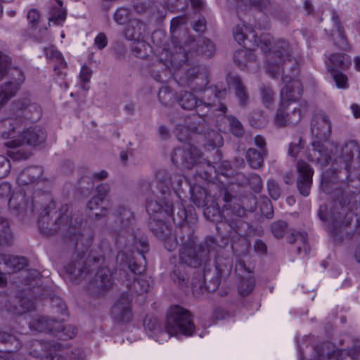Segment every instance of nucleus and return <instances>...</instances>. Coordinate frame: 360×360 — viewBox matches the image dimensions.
<instances>
[{
  "instance_id": "nucleus-1",
  "label": "nucleus",
  "mask_w": 360,
  "mask_h": 360,
  "mask_svg": "<svg viewBox=\"0 0 360 360\" xmlns=\"http://www.w3.org/2000/svg\"><path fill=\"white\" fill-rule=\"evenodd\" d=\"M61 226L65 243L77 251L65 266L67 274L72 281H79L96 271L94 278L89 283L88 290L94 296L104 294L112 285V271L101 255H91L84 259L85 252L94 239L91 229L82 226V218L79 217L68 218Z\"/></svg>"
},
{
  "instance_id": "nucleus-2",
  "label": "nucleus",
  "mask_w": 360,
  "mask_h": 360,
  "mask_svg": "<svg viewBox=\"0 0 360 360\" xmlns=\"http://www.w3.org/2000/svg\"><path fill=\"white\" fill-rule=\"evenodd\" d=\"M155 179L158 193L157 199L146 200V207L150 214H160L162 217H172L176 224L186 220L187 212L182 205L181 193L188 190L192 201L198 207L207 206V194L205 188L192 186L185 176L175 174L171 176L166 169L156 172Z\"/></svg>"
},
{
  "instance_id": "nucleus-3",
  "label": "nucleus",
  "mask_w": 360,
  "mask_h": 360,
  "mask_svg": "<svg viewBox=\"0 0 360 360\" xmlns=\"http://www.w3.org/2000/svg\"><path fill=\"white\" fill-rule=\"evenodd\" d=\"M8 206L10 210L21 215L41 210L38 225L41 233L45 236L56 233L61 224L71 216L68 205L64 204L57 207L51 195L41 191H35L30 202L24 190L13 192L8 201Z\"/></svg>"
},
{
  "instance_id": "nucleus-4",
  "label": "nucleus",
  "mask_w": 360,
  "mask_h": 360,
  "mask_svg": "<svg viewBox=\"0 0 360 360\" xmlns=\"http://www.w3.org/2000/svg\"><path fill=\"white\" fill-rule=\"evenodd\" d=\"M180 44L179 41H172L169 49H164L159 63L172 72V77L181 86H190L193 90L200 91L208 84L207 75L204 69L198 65L188 68L190 51Z\"/></svg>"
},
{
  "instance_id": "nucleus-5",
  "label": "nucleus",
  "mask_w": 360,
  "mask_h": 360,
  "mask_svg": "<svg viewBox=\"0 0 360 360\" xmlns=\"http://www.w3.org/2000/svg\"><path fill=\"white\" fill-rule=\"evenodd\" d=\"M254 44L259 47L266 56V70L273 78L282 73V79L296 77L299 72L297 61L292 57V49L284 39H274L269 33H262L258 37L253 34Z\"/></svg>"
},
{
  "instance_id": "nucleus-6",
  "label": "nucleus",
  "mask_w": 360,
  "mask_h": 360,
  "mask_svg": "<svg viewBox=\"0 0 360 360\" xmlns=\"http://www.w3.org/2000/svg\"><path fill=\"white\" fill-rule=\"evenodd\" d=\"M143 326L151 337L156 336L158 333L169 336L176 335L181 333L184 335L191 336L195 328L190 311L178 305L172 307L167 313L165 333L160 329L157 319L153 316H146Z\"/></svg>"
},
{
  "instance_id": "nucleus-7",
  "label": "nucleus",
  "mask_w": 360,
  "mask_h": 360,
  "mask_svg": "<svg viewBox=\"0 0 360 360\" xmlns=\"http://www.w3.org/2000/svg\"><path fill=\"white\" fill-rule=\"evenodd\" d=\"M116 264L115 274L129 290L138 294L150 290V278L142 274L145 266L137 264L131 255L123 251L119 252L116 257Z\"/></svg>"
},
{
  "instance_id": "nucleus-8",
  "label": "nucleus",
  "mask_w": 360,
  "mask_h": 360,
  "mask_svg": "<svg viewBox=\"0 0 360 360\" xmlns=\"http://www.w3.org/2000/svg\"><path fill=\"white\" fill-rule=\"evenodd\" d=\"M220 248L215 238L208 236L198 245L181 247L179 249V260L182 264L197 268L202 262L208 261L210 255L218 252Z\"/></svg>"
},
{
  "instance_id": "nucleus-9",
  "label": "nucleus",
  "mask_w": 360,
  "mask_h": 360,
  "mask_svg": "<svg viewBox=\"0 0 360 360\" xmlns=\"http://www.w3.org/2000/svg\"><path fill=\"white\" fill-rule=\"evenodd\" d=\"M204 95L200 99L191 91H182L176 96V101L182 109L185 110H192L195 108H200L202 106L214 107L215 105V99L221 100L226 98L228 91L226 87H219V86H210L204 89Z\"/></svg>"
},
{
  "instance_id": "nucleus-10",
  "label": "nucleus",
  "mask_w": 360,
  "mask_h": 360,
  "mask_svg": "<svg viewBox=\"0 0 360 360\" xmlns=\"http://www.w3.org/2000/svg\"><path fill=\"white\" fill-rule=\"evenodd\" d=\"M204 263L203 282L205 290L207 292H214L218 288L222 276L231 272L233 265L232 260L229 257H216L214 264L207 263V261L204 262Z\"/></svg>"
},
{
  "instance_id": "nucleus-11",
  "label": "nucleus",
  "mask_w": 360,
  "mask_h": 360,
  "mask_svg": "<svg viewBox=\"0 0 360 360\" xmlns=\"http://www.w3.org/2000/svg\"><path fill=\"white\" fill-rule=\"evenodd\" d=\"M360 359V340L354 342L349 350L338 349L330 342L314 347V355L311 360H356Z\"/></svg>"
},
{
  "instance_id": "nucleus-12",
  "label": "nucleus",
  "mask_w": 360,
  "mask_h": 360,
  "mask_svg": "<svg viewBox=\"0 0 360 360\" xmlns=\"http://www.w3.org/2000/svg\"><path fill=\"white\" fill-rule=\"evenodd\" d=\"M335 164L340 165V168H329L324 171L323 174L328 170H333L335 172L336 179L333 181L338 182V175L337 173V169H338V173L342 174V169H344V174L349 177L350 172L349 169L351 168V163L352 162H356L357 165H360V146L358 143L355 141H350L347 142L342 148L340 155L335 160ZM323 174H322L323 176ZM342 181H340L342 182Z\"/></svg>"
},
{
  "instance_id": "nucleus-13",
  "label": "nucleus",
  "mask_w": 360,
  "mask_h": 360,
  "mask_svg": "<svg viewBox=\"0 0 360 360\" xmlns=\"http://www.w3.org/2000/svg\"><path fill=\"white\" fill-rule=\"evenodd\" d=\"M220 196L225 202L223 210L224 217L232 229H238L243 224L240 218L245 214V208L238 203L232 204L233 200H236V198L230 193L229 186L220 189Z\"/></svg>"
},
{
  "instance_id": "nucleus-14",
  "label": "nucleus",
  "mask_w": 360,
  "mask_h": 360,
  "mask_svg": "<svg viewBox=\"0 0 360 360\" xmlns=\"http://www.w3.org/2000/svg\"><path fill=\"white\" fill-rule=\"evenodd\" d=\"M11 79L0 84V110L14 98L25 80L22 70L14 68L10 72Z\"/></svg>"
},
{
  "instance_id": "nucleus-15",
  "label": "nucleus",
  "mask_w": 360,
  "mask_h": 360,
  "mask_svg": "<svg viewBox=\"0 0 360 360\" xmlns=\"http://www.w3.org/2000/svg\"><path fill=\"white\" fill-rule=\"evenodd\" d=\"M200 157V153L195 146L185 143L176 148L172 154V161L178 167L191 169Z\"/></svg>"
},
{
  "instance_id": "nucleus-16",
  "label": "nucleus",
  "mask_w": 360,
  "mask_h": 360,
  "mask_svg": "<svg viewBox=\"0 0 360 360\" xmlns=\"http://www.w3.org/2000/svg\"><path fill=\"white\" fill-rule=\"evenodd\" d=\"M303 111L299 107L290 108L289 105L280 103L274 116V123L276 127H283L291 124H297L302 117Z\"/></svg>"
},
{
  "instance_id": "nucleus-17",
  "label": "nucleus",
  "mask_w": 360,
  "mask_h": 360,
  "mask_svg": "<svg viewBox=\"0 0 360 360\" xmlns=\"http://www.w3.org/2000/svg\"><path fill=\"white\" fill-rule=\"evenodd\" d=\"M312 135L319 141H327L331 134V122L328 115L319 111L314 115L311 122Z\"/></svg>"
},
{
  "instance_id": "nucleus-18",
  "label": "nucleus",
  "mask_w": 360,
  "mask_h": 360,
  "mask_svg": "<svg viewBox=\"0 0 360 360\" xmlns=\"http://www.w3.org/2000/svg\"><path fill=\"white\" fill-rule=\"evenodd\" d=\"M216 110L221 112V116L218 121L219 130L224 131L229 130L236 136H242L244 134V128L242 123L235 116L225 115L228 111L227 106L222 103H219Z\"/></svg>"
},
{
  "instance_id": "nucleus-19",
  "label": "nucleus",
  "mask_w": 360,
  "mask_h": 360,
  "mask_svg": "<svg viewBox=\"0 0 360 360\" xmlns=\"http://www.w3.org/2000/svg\"><path fill=\"white\" fill-rule=\"evenodd\" d=\"M63 317H58V320L51 319L49 316L37 315L30 321V328L34 330L51 333L54 335L56 332H60L61 321Z\"/></svg>"
},
{
  "instance_id": "nucleus-20",
  "label": "nucleus",
  "mask_w": 360,
  "mask_h": 360,
  "mask_svg": "<svg viewBox=\"0 0 360 360\" xmlns=\"http://www.w3.org/2000/svg\"><path fill=\"white\" fill-rule=\"evenodd\" d=\"M298 176L297 178V187L301 195L308 196L312 184L314 174L311 166L303 160H299L297 164Z\"/></svg>"
},
{
  "instance_id": "nucleus-21",
  "label": "nucleus",
  "mask_w": 360,
  "mask_h": 360,
  "mask_svg": "<svg viewBox=\"0 0 360 360\" xmlns=\"http://www.w3.org/2000/svg\"><path fill=\"white\" fill-rule=\"evenodd\" d=\"M22 129L23 120L20 116L0 120V137L3 139H15Z\"/></svg>"
},
{
  "instance_id": "nucleus-22",
  "label": "nucleus",
  "mask_w": 360,
  "mask_h": 360,
  "mask_svg": "<svg viewBox=\"0 0 360 360\" xmlns=\"http://www.w3.org/2000/svg\"><path fill=\"white\" fill-rule=\"evenodd\" d=\"M14 109L22 111V115L32 122L40 120L42 115L41 108L28 99H19L12 103Z\"/></svg>"
},
{
  "instance_id": "nucleus-23",
  "label": "nucleus",
  "mask_w": 360,
  "mask_h": 360,
  "mask_svg": "<svg viewBox=\"0 0 360 360\" xmlns=\"http://www.w3.org/2000/svg\"><path fill=\"white\" fill-rule=\"evenodd\" d=\"M61 345L55 342L32 340L28 345L29 354L34 358L47 356L51 352L60 350Z\"/></svg>"
},
{
  "instance_id": "nucleus-24",
  "label": "nucleus",
  "mask_w": 360,
  "mask_h": 360,
  "mask_svg": "<svg viewBox=\"0 0 360 360\" xmlns=\"http://www.w3.org/2000/svg\"><path fill=\"white\" fill-rule=\"evenodd\" d=\"M112 316L117 322H128L131 320V300L127 295L122 296L112 307Z\"/></svg>"
},
{
  "instance_id": "nucleus-25",
  "label": "nucleus",
  "mask_w": 360,
  "mask_h": 360,
  "mask_svg": "<svg viewBox=\"0 0 360 360\" xmlns=\"http://www.w3.org/2000/svg\"><path fill=\"white\" fill-rule=\"evenodd\" d=\"M288 78L287 80H282L288 84L281 91V103L288 105V101H295L302 94V89L300 81Z\"/></svg>"
},
{
  "instance_id": "nucleus-26",
  "label": "nucleus",
  "mask_w": 360,
  "mask_h": 360,
  "mask_svg": "<svg viewBox=\"0 0 360 360\" xmlns=\"http://www.w3.org/2000/svg\"><path fill=\"white\" fill-rule=\"evenodd\" d=\"M323 141L316 140L311 143V148L309 150L308 158L312 162L321 165H326L330 160V154Z\"/></svg>"
},
{
  "instance_id": "nucleus-27",
  "label": "nucleus",
  "mask_w": 360,
  "mask_h": 360,
  "mask_svg": "<svg viewBox=\"0 0 360 360\" xmlns=\"http://www.w3.org/2000/svg\"><path fill=\"white\" fill-rule=\"evenodd\" d=\"M24 140L17 138L6 143V146L10 148L8 155L15 161L27 160L31 153L24 147Z\"/></svg>"
},
{
  "instance_id": "nucleus-28",
  "label": "nucleus",
  "mask_w": 360,
  "mask_h": 360,
  "mask_svg": "<svg viewBox=\"0 0 360 360\" xmlns=\"http://www.w3.org/2000/svg\"><path fill=\"white\" fill-rule=\"evenodd\" d=\"M24 140V143L29 146H38L43 143L46 139V131L40 127H32L21 131L18 137Z\"/></svg>"
},
{
  "instance_id": "nucleus-29",
  "label": "nucleus",
  "mask_w": 360,
  "mask_h": 360,
  "mask_svg": "<svg viewBox=\"0 0 360 360\" xmlns=\"http://www.w3.org/2000/svg\"><path fill=\"white\" fill-rule=\"evenodd\" d=\"M44 173L42 167L35 166L25 168L17 177L19 185H29L35 183L40 179Z\"/></svg>"
},
{
  "instance_id": "nucleus-30",
  "label": "nucleus",
  "mask_w": 360,
  "mask_h": 360,
  "mask_svg": "<svg viewBox=\"0 0 360 360\" xmlns=\"http://www.w3.org/2000/svg\"><path fill=\"white\" fill-rule=\"evenodd\" d=\"M1 263L4 264L7 273L13 274L22 270L27 265V259L25 257L2 255H0Z\"/></svg>"
},
{
  "instance_id": "nucleus-31",
  "label": "nucleus",
  "mask_w": 360,
  "mask_h": 360,
  "mask_svg": "<svg viewBox=\"0 0 360 360\" xmlns=\"http://www.w3.org/2000/svg\"><path fill=\"white\" fill-rule=\"evenodd\" d=\"M145 25L139 19L129 20L124 29V36L129 40H137L143 37Z\"/></svg>"
},
{
  "instance_id": "nucleus-32",
  "label": "nucleus",
  "mask_w": 360,
  "mask_h": 360,
  "mask_svg": "<svg viewBox=\"0 0 360 360\" xmlns=\"http://www.w3.org/2000/svg\"><path fill=\"white\" fill-rule=\"evenodd\" d=\"M45 54L47 58L54 61V72L59 77H64L65 72L63 70L67 67V63L62 53L56 50L54 47H50L44 49Z\"/></svg>"
},
{
  "instance_id": "nucleus-33",
  "label": "nucleus",
  "mask_w": 360,
  "mask_h": 360,
  "mask_svg": "<svg viewBox=\"0 0 360 360\" xmlns=\"http://www.w3.org/2000/svg\"><path fill=\"white\" fill-rule=\"evenodd\" d=\"M235 234L231 236V248L233 251L239 257L248 254L250 248V243L248 239L238 233V229H233Z\"/></svg>"
},
{
  "instance_id": "nucleus-34",
  "label": "nucleus",
  "mask_w": 360,
  "mask_h": 360,
  "mask_svg": "<svg viewBox=\"0 0 360 360\" xmlns=\"http://www.w3.org/2000/svg\"><path fill=\"white\" fill-rule=\"evenodd\" d=\"M176 230V236L179 242V246H191L196 245V238L193 236V230L188 224H183Z\"/></svg>"
},
{
  "instance_id": "nucleus-35",
  "label": "nucleus",
  "mask_w": 360,
  "mask_h": 360,
  "mask_svg": "<svg viewBox=\"0 0 360 360\" xmlns=\"http://www.w3.org/2000/svg\"><path fill=\"white\" fill-rule=\"evenodd\" d=\"M230 83L234 87L236 97L238 100L241 107H245L249 101V94L248 89L242 82L240 77L234 76L230 78Z\"/></svg>"
},
{
  "instance_id": "nucleus-36",
  "label": "nucleus",
  "mask_w": 360,
  "mask_h": 360,
  "mask_svg": "<svg viewBox=\"0 0 360 360\" xmlns=\"http://www.w3.org/2000/svg\"><path fill=\"white\" fill-rule=\"evenodd\" d=\"M149 228L151 232L159 238H167L170 235L172 230L171 225L169 223L155 217L150 219Z\"/></svg>"
},
{
  "instance_id": "nucleus-37",
  "label": "nucleus",
  "mask_w": 360,
  "mask_h": 360,
  "mask_svg": "<svg viewBox=\"0 0 360 360\" xmlns=\"http://www.w3.org/2000/svg\"><path fill=\"white\" fill-rule=\"evenodd\" d=\"M67 9L63 7V1H56V5L53 6L49 12V22H53L55 25L60 26L66 20Z\"/></svg>"
},
{
  "instance_id": "nucleus-38",
  "label": "nucleus",
  "mask_w": 360,
  "mask_h": 360,
  "mask_svg": "<svg viewBox=\"0 0 360 360\" xmlns=\"http://www.w3.org/2000/svg\"><path fill=\"white\" fill-rule=\"evenodd\" d=\"M235 40L239 44H245V40L254 42L252 35L255 34L253 28L245 24L237 25L233 30Z\"/></svg>"
},
{
  "instance_id": "nucleus-39",
  "label": "nucleus",
  "mask_w": 360,
  "mask_h": 360,
  "mask_svg": "<svg viewBox=\"0 0 360 360\" xmlns=\"http://www.w3.org/2000/svg\"><path fill=\"white\" fill-rule=\"evenodd\" d=\"M351 63V58L345 53L331 54L328 60H326V65L328 66V64L335 70H337V68L346 70L349 68Z\"/></svg>"
},
{
  "instance_id": "nucleus-40",
  "label": "nucleus",
  "mask_w": 360,
  "mask_h": 360,
  "mask_svg": "<svg viewBox=\"0 0 360 360\" xmlns=\"http://www.w3.org/2000/svg\"><path fill=\"white\" fill-rule=\"evenodd\" d=\"M264 155L262 152L255 148H249L245 153V158L249 166L253 169H259L263 167Z\"/></svg>"
},
{
  "instance_id": "nucleus-41",
  "label": "nucleus",
  "mask_w": 360,
  "mask_h": 360,
  "mask_svg": "<svg viewBox=\"0 0 360 360\" xmlns=\"http://www.w3.org/2000/svg\"><path fill=\"white\" fill-rule=\"evenodd\" d=\"M14 239L8 221L0 215V245H10Z\"/></svg>"
},
{
  "instance_id": "nucleus-42",
  "label": "nucleus",
  "mask_w": 360,
  "mask_h": 360,
  "mask_svg": "<svg viewBox=\"0 0 360 360\" xmlns=\"http://www.w3.org/2000/svg\"><path fill=\"white\" fill-rule=\"evenodd\" d=\"M18 306L12 305L6 306V309L9 312L15 315H22L27 311L34 309V304L33 301L27 297H22L18 301Z\"/></svg>"
},
{
  "instance_id": "nucleus-43",
  "label": "nucleus",
  "mask_w": 360,
  "mask_h": 360,
  "mask_svg": "<svg viewBox=\"0 0 360 360\" xmlns=\"http://www.w3.org/2000/svg\"><path fill=\"white\" fill-rule=\"evenodd\" d=\"M290 243H297V251L300 254L302 251L307 254L310 249L308 245V237L306 232L295 231L291 233V237L289 239Z\"/></svg>"
},
{
  "instance_id": "nucleus-44",
  "label": "nucleus",
  "mask_w": 360,
  "mask_h": 360,
  "mask_svg": "<svg viewBox=\"0 0 360 360\" xmlns=\"http://www.w3.org/2000/svg\"><path fill=\"white\" fill-rule=\"evenodd\" d=\"M255 55L252 51L240 49L235 52L233 60L240 68H247L248 63L255 60Z\"/></svg>"
},
{
  "instance_id": "nucleus-45",
  "label": "nucleus",
  "mask_w": 360,
  "mask_h": 360,
  "mask_svg": "<svg viewBox=\"0 0 360 360\" xmlns=\"http://www.w3.org/2000/svg\"><path fill=\"white\" fill-rule=\"evenodd\" d=\"M197 52L207 58L212 57L216 51L215 45L209 39L200 37L197 40Z\"/></svg>"
},
{
  "instance_id": "nucleus-46",
  "label": "nucleus",
  "mask_w": 360,
  "mask_h": 360,
  "mask_svg": "<svg viewBox=\"0 0 360 360\" xmlns=\"http://www.w3.org/2000/svg\"><path fill=\"white\" fill-rule=\"evenodd\" d=\"M103 200L99 196H94L88 202L87 207L92 211V215H94L96 218H101L105 216L107 213V209L102 204Z\"/></svg>"
},
{
  "instance_id": "nucleus-47",
  "label": "nucleus",
  "mask_w": 360,
  "mask_h": 360,
  "mask_svg": "<svg viewBox=\"0 0 360 360\" xmlns=\"http://www.w3.org/2000/svg\"><path fill=\"white\" fill-rule=\"evenodd\" d=\"M114 215L123 228L128 227L134 219L133 212L124 206L120 205L114 211Z\"/></svg>"
},
{
  "instance_id": "nucleus-48",
  "label": "nucleus",
  "mask_w": 360,
  "mask_h": 360,
  "mask_svg": "<svg viewBox=\"0 0 360 360\" xmlns=\"http://www.w3.org/2000/svg\"><path fill=\"white\" fill-rule=\"evenodd\" d=\"M132 245L145 259L144 254L148 251V243L146 236L139 233L131 235Z\"/></svg>"
},
{
  "instance_id": "nucleus-49",
  "label": "nucleus",
  "mask_w": 360,
  "mask_h": 360,
  "mask_svg": "<svg viewBox=\"0 0 360 360\" xmlns=\"http://www.w3.org/2000/svg\"><path fill=\"white\" fill-rule=\"evenodd\" d=\"M133 41L131 44L132 53L139 58H146L148 55V51L150 50L149 45L142 39Z\"/></svg>"
},
{
  "instance_id": "nucleus-50",
  "label": "nucleus",
  "mask_w": 360,
  "mask_h": 360,
  "mask_svg": "<svg viewBox=\"0 0 360 360\" xmlns=\"http://www.w3.org/2000/svg\"><path fill=\"white\" fill-rule=\"evenodd\" d=\"M328 71L330 73L332 78L335 82L338 89H347L349 87L348 78L346 75L342 72L335 70L328 64Z\"/></svg>"
},
{
  "instance_id": "nucleus-51",
  "label": "nucleus",
  "mask_w": 360,
  "mask_h": 360,
  "mask_svg": "<svg viewBox=\"0 0 360 360\" xmlns=\"http://www.w3.org/2000/svg\"><path fill=\"white\" fill-rule=\"evenodd\" d=\"M255 285V279L253 276L248 274L247 277L243 276L240 283L238 285V292L240 295L246 296L250 293Z\"/></svg>"
},
{
  "instance_id": "nucleus-52",
  "label": "nucleus",
  "mask_w": 360,
  "mask_h": 360,
  "mask_svg": "<svg viewBox=\"0 0 360 360\" xmlns=\"http://www.w3.org/2000/svg\"><path fill=\"white\" fill-rule=\"evenodd\" d=\"M331 20L333 22L335 31L338 33L340 37L339 46L344 48L347 44V38L345 37L343 27L339 20V16L335 11H330Z\"/></svg>"
},
{
  "instance_id": "nucleus-53",
  "label": "nucleus",
  "mask_w": 360,
  "mask_h": 360,
  "mask_svg": "<svg viewBox=\"0 0 360 360\" xmlns=\"http://www.w3.org/2000/svg\"><path fill=\"white\" fill-rule=\"evenodd\" d=\"M261 100L266 108H271L274 103L275 92L271 86L263 85L260 88Z\"/></svg>"
},
{
  "instance_id": "nucleus-54",
  "label": "nucleus",
  "mask_w": 360,
  "mask_h": 360,
  "mask_svg": "<svg viewBox=\"0 0 360 360\" xmlns=\"http://www.w3.org/2000/svg\"><path fill=\"white\" fill-rule=\"evenodd\" d=\"M249 121L252 127L260 128L266 124L267 119L263 111L257 110L250 114Z\"/></svg>"
},
{
  "instance_id": "nucleus-55",
  "label": "nucleus",
  "mask_w": 360,
  "mask_h": 360,
  "mask_svg": "<svg viewBox=\"0 0 360 360\" xmlns=\"http://www.w3.org/2000/svg\"><path fill=\"white\" fill-rule=\"evenodd\" d=\"M184 19L181 17L174 18L171 20L170 32L172 34V41H179L178 36L181 32H184Z\"/></svg>"
},
{
  "instance_id": "nucleus-56",
  "label": "nucleus",
  "mask_w": 360,
  "mask_h": 360,
  "mask_svg": "<svg viewBox=\"0 0 360 360\" xmlns=\"http://www.w3.org/2000/svg\"><path fill=\"white\" fill-rule=\"evenodd\" d=\"M170 276L173 282L176 283L179 287H183L187 283V276L180 269L179 266H174Z\"/></svg>"
},
{
  "instance_id": "nucleus-57",
  "label": "nucleus",
  "mask_w": 360,
  "mask_h": 360,
  "mask_svg": "<svg viewBox=\"0 0 360 360\" xmlns=\"http://www.w3.org/2000/svg\"><path fill=\"white\" fill-rule=\"evenodd\" d=\"M0 343L13 345V349L20 347V341L13 335L0 329Z\"/></svg>"
},
{
  "instance_id": "nucleus-58",
  "label": "nucleus",
  "mask_w": 360,
  "mask_h": 360,
  "mask_svg": "<svg viewBox=\"0 0 360 360\" xmlns=\"http://www.w3.org/2000/svg\"><path fill=\"white\" fill-rule=\"evenodd\" d=\"M174 95L170 88L167 86L162 87L158 92V99L160 103L168 106L173 103Z\"/></svg>"
},
{
  "instance_id": "nucleus-59",
  "label": "nucleus",
  "mask_w": 360,
  "mask_h": 360,
  "mask_svg": "<svg viewBox=\"0 0 360 360\" xmlns=\"http://www.w3.org/2000/svg\"><path fill=\"white\" fill-rule=\"evenodd\" d=\"M59 330L60 332H56L54 335L63 340L71 339L77 333V328L71 325L64 326L61 323V328Z\"/></svg>"
},
{
  "instance_id": "nucleus-60",
  "label": "nucleus",
  "mask_w": 360,
  "mask_h": 360,
  "mask_svg": "<svg viewBox=\"0 0 360 360\" xmlns=\"http://www.w3.org/2000/svg\"><path fill=\"white\" fill-rule=\"evenodd\" d=\"M287 223L284 221H276L272 223L271 230L273 235L276 238H281L284 236L287 230Z\"/></svg>"
},
{
  "instance_id": "nucleus-61",
  "label": "nucleus",
  "mask_w": 360,
  "mask_h": 360,
  "mask_svg": "<svg viewBox=\"0 0 360 360\" xmlns=\"http://www.w3.org/2000/svg\"><path fill=\"white\" fill-rule=\"evenodd\" d=\"M267 189L269 195L274 200H278L281 195V189L278 183L274 179H269L267 181Z\"/></svg>"
},
{
  "instance_id": "nucleus-62",
  "label": "nucleus",
  "mask_w": 360,
  "mask_h": 360,
  "mask_svg": "<svg viewBox=\"0 0 360 360\" xmlns=\"http://www.w3.org/2000/svg\"><path fill=\"white\" fill-rule=\"evenodd\" d=\"M248 186L256 193H259L262 188V181L261 177L255 173L248 175Z\"/></svg>"
},
{
  "instance_id": "nucleus-63",
  "label": "nucleus",
  "mask_w": 360,
  "mask_h": 360,
  "mask_svg": "<svg viewBox=\"0 0 360 360\" xmlns=\"http://www.w3.org/2000/svg\"><path fill=\"white\" fill-rule=\"evenodd\" d=\"M52 307L55 309L56 313H60L62 317L68 316V309L63 300L59 297H55L52 300Z\"/></svg>"
},
{
  "instance_id": "nucleus-64",
  "label": "nucleus",
  "mask_w": 360,
  "mask_h": 360,
  "mask_svg": "<svg viewBox=\"0 0 360 360\" xmlns=\"http://www.w3.org/2000/svg\"><path fill=\"white\" fill-rule=\"evenodd\" d=\"M129 10L124 7H121L117 9L114 14V20L119 25L124 24L129 19Z\"/></svg>"
}]
</instances>
